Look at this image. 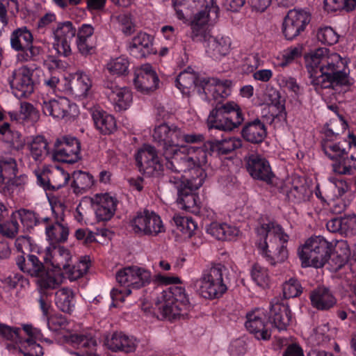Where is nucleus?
Listing matches in <instances>:
<instances>
[{"mask_svg":"<svg viewBox=\"0 0 356 356\" xmlns=\"http://www.w3.org/2000/svg\"><path fill=\"white\" fill-rule=\"evenodd\" d=\"M202 83L204 86L201 94L210 100L209 94L211 93L212 98L217 102L207 118L209 129L232 131L241 126L245 118L241 107L234 102L222 101L230 93L231 81L206 79Z\"/></svg>","mask_w":356,"mask_h":356,"instance_id":"obj_1","label":"nucleus"},{"mask_svg":"<svg viewBox=\"0 0 356 356\" xmlns=\"http://www.w3.org/2000/svg\"><path fill=\"white\" fill-rule=\"evenodd\" d=\"M310 83L315 90L348 84L346 60L326 48H318L305 56Z\"/></svg>","mask_w":356,"mask_h":356,"instance_id":"obj_2","label":"nucleus"},{"mask_svg":"<svg viewBox=\"0 0 356 356\" xmlns=\"http://www.w3.org/2000/svg\"><path fill=\"white\" fill-rule=\"evenodd\" d=\"M257 232L264 238V241L257 243L259 254L272 266L284 262L288 257L286 245L289 236L282 227L269 222L261 225Z\"/></svg>","mask_w":356,"mask_h":356,"instance_id":"obj_3","label":"nucleus"},{"mask_svg":"<svg viewBox=\"0 0 356 356\" xmlns=\"http://www.w3.org/2000/svg\"><path fill=\"white\" fill-rule=\"evenodd\" d=\"M177 16L183 19L194 12L195 15L191 22L193 37H198L202 33L200 26H204L209 21L218 18L219 8L216 0H211L209 5L206 0H172Z\"/></svg>","mask_w":356,"mask_h":356,"instance_id":"obj_4","label":"nucleus"},{"mask_svg":"<svg viewBox=\"0 0 356 356\" xmlns=\"http://www.w3.org/2000/svg\"><path fill=\"white\" fill-rule=\"evenodd\" d=\"M169 152L162 154L166 169L172 172L179 174L191 170V175L195 176L196 170L207 163V154L202 147L179 146Z\"/></svg>","mask_w":356,"mask_h":356,"instance_id":"obj_5","label":"nucleus"},{"mask_svg":"<svg viewBox=\"0 0 356 356\" xmlns=\"http://www.w3.org/2000/svg\"><path fill=\"white\" fill-rule=\"evenodd\" d=\"M229 283V269L222 264L205 269L201 277L193 281L200 294L210 300L220 298L227 291Z\"/></svg>","mask_w":356,"mask_h":356,"instance_id":"obj_6","label":"nucleus"},{"mask_svg":"<svg viewBox=\"0 0 356 356\" xmlns=\"http://www.w3.org/2000/svg\"><path fill=\"white\" fill-rule=\"evenodd\" d=\"M207 175L203 168H197L195 176L186 179L183 176H170L168 182L177 193V203L181 209L190 211L197 206V196L194 191L201 187Z\"/></svg>","mask_w":356,"mask_h":356,"instance_id":"obj_7","label":"nucleus"},{"mask_svg":"<svg viewBox=\"0 0 356 356\" xmlns=\"http://www.w3.org/2000/svg\"><path fill=\"white\" fill-rule=\"evenodd\" d=\"M333 244L321 236L309 238L298 249V256L303 267H323L329 260Z\"/></svg>","mask_w":356,"mask_h":356,"instance_id":"obj_8","label":"nucleus"},{"mask_svg":"<svg viewBox=\"0 0 356 356\" xmlns=\"http://www.w3.org/2000/svg\"><path fill=\"white\" fill-rule=\"evenodd\" d=\"M155 309L165 318H175L189 307V299L181 286L163 290L155 301Z\"/></svg>","mask_w":356,"mask_h":356,"instance_id":"obj_9","label":"nucleus"},{"mask_svg":"<svg viewBox=\"0 0 356 356\" xmlns=\"http://www.w3.org/2000/svg\"><path fill=\"white\" fill-rule=\"evenodd\" d=\"M116 280L120 285L126 287L123 291L119 292L129 296L131 293L130 287L139 289L148 284L151 280V273L143 268L129 266L116 273Z\"/></svg>","mask_w":356,"mask_h":356,"instance_id":"obj_10","label":"nucleus"},{"mask_svg":"<svg viewBox=\"0 0 356 356\" xmlns=\"http://www.w3.org/2000/svg\"><path fill=\"white\" fill-rule=\"evenodd\" d=\"M131 225L133 231L138 234L156 236L165 232L160 216L148 210L138 213L131 220Z\"/></svg>","mask_w":356,"mask_h":356,"instance_id":"obj_11","label":"nucleus"},{"mask_svg":"<svg viewBox=\"0 0 356 356\" xmlns=\"http://www.w3.org/2000/svg\"><path fill=\"white\" fill-rule=\"evenodd\" d=\"M181 129L175 124L163 123L156 127L152 134L153 140L163 152L167 154L172 149L179 147Z\"/></svg>","mask_w":356,"mask_h":356,"instance_id":"obj_12","label":"nucleus"},{"mask_svg":"<svg viewBox=\"0 0 356 356\" xmlns=\"http://www.w3.org/2000/svg\"><path fill=\"white\" fill-rule=\"evenodd\" d=\"M311 21V15L302 9L290 10L284 19L282 33L286 40H292L303 32Z\"/></svg>","mask_w":356,"mask_h":356,"instance_id":"obj_13","label":"nucleus"},{"mask_svg":"<svg viewBox=\"0 0 356 356\" xmlns=\"http://www.w3.org/2000/svg\"><path fill=\"white\" fill-rule=\"evenodd\" d=\"M33 71L27 66L13 70L8 78L14 95L17 98L27 97L34 91Z\"/></svg>","mask_w":356,"mask_h":356,"instance_id":"obj_14","label":"nucleus"},{"mask_svg":"<svg viewBox=\"0 0 356 356\" xmlns=\"http://www.w3.org/2000/svg\"><path fill=\"white\" fill-rule=\"evenodd\" d=\"M136 161L140 171L149 177L159 176L163 170L156 148L149 145H144L138 152Z\"/></svg>","mask_w":356,"mask_h":356,"instance_id":"obj_15","label":"nucleus"},{"mask_svg":"<svg viewBox=\"0 0 356 356\" xmlns=\"http://www.w3.org/2000/svg\"><path fill=\"white\" fill-rule=\"evenodd\" d=\"M81 144L74 137L65 136L54 143L53 157L60 162L74 163L80 159Z\"/></svg>","mask_w":356,"mask_h":356,"instance_id":"obj_16","label":"nucleus"},{"mask_svg":"<svg viewBox=\"0 0 356 356\" xmlns=\"http://www.w3.org/2000/svg\"><path fill=\"white\" fill-rule=\"evenodd\" d=\"M54 46L60 55L67 57L72 54V43L76 35V29L70 21L59 22L53 29Z\"/></svg>","mask_w":356,"mask_h":356,"instance_id":"obj_17","label":"nucleus"},{"mask_svg":"<svg viewBox=\"0 0 356 356\" xmlns=\"http://www.w3.org/2000/svg\"><path fill=\"white\" fill-rule=\"evenodd\" d=\"M246 168L250 175L254 179L268 184H273L276 177L272 172L268 161L263 156L252 154L246 158Z\"/></svg>","mask_w":356,"mask_h":356,"instance_id":"obj_18","label":"nucleus"},{"mask_svg":"<svg viewBox=\"0 0 356 356\" xmlns=\"http://www.w3.org/2000/svg\"><path fill=\"white\" fill-rule=\"evenodd\" d=\"M202 33L198 37L193 38V40H204L207 54L213 59H220L222 56L228 54L231 47V40L227 36L208 35L204 30V26H200Z\"/></svg>","mask_w":356,"mask_h":356,"instance_id":"obj_19","label":"nucleus"},{"mask_svg":"<svg viewBox=\"0 0 356 356\" xmlns=\"http://www.w3.org/2000/svg\"><path fill=\"white\" fill-rule=\"evenodd\" d=\"M246 318L245 327L257 339L267 341L270 339L271 332L266 327L264 309L257 308L248 312Z\"/></svg>","mask_w":356,"mask_h":356,"instance_id":"obj_20","label":"nucleus"},{"mask_svg":"<svg viewBox=\"0 0 356 356\" xmlns=\"http://www.w3.org/2000/svg\"><path fill=\"white\" fill-rule=\"evenodd\" d=\"M104 92L108 99L115 104L120 110H126L132 101L131 91L125 88H120L113 80L106 79L103 83Z\"/></svg>","mask_w":356,"mask_h":356,"instance_id":"obj_21","label":"nucleus"},{"mask_svg":"<svg viewBox=\"0 0 356 356\" xmlns=\"http://www.w3.org/2000/svg\"><path fill=\"white\" fill-rule=\"evenodd\" d=\"M267 135V127L259 118L245 122L241 129L242 138L252 145L262 143Z\"/></svg>","mask_w":356,"mask_h":356,"instance_id":"obj_22","label":"nucleus"},{"mask_svg":"<svg viewBox=\"0 0 356 356\" xmlns=\"http://www.w3.org/2000/svg\"><path fill=\"white\" fill-rule=\"evenodd\" d=\"M159 79L149 64H145L136 73L134 79L135 88L142 93H148L158 88Z\"/></svg>","mask_w":356,"mask_h":356,"instance_id":"obj_23","label":"nucleus"},{"mask_svg":"<svg viewBox=\"0 0 356 356\" xmlns=\"http://www.w3.org/2000/svg\"><path fill=\"white\" fill-rule=\"evenodd\" d=\"M280 192L285 194L289 201L300 203L307 197V188L302 179L293 175L286 179L280 186Z\"/></svg>","mask_w":356,"mask_h":356,"instance_id":"obj_24","label":"nucleus"},{"mask_svg":"<svg viewBox=\"0 0 356 356\" xmlns=\"http://www.w3.org/2000/svg\"><path fill=\"white\" fill-rule=\"evenodd\" d=\"M51 209L55 214L56 222L46 227L47 236L51 243L65 242L69 235V229L67 225L62 223L63 221V207L60 204L59 207H52Z\"/></svg>","mask_w":356,"mask_h":356,"instance_id":"obj_25","label":"nucleus"},{"mask_svg":"<svg viewBox=\"0 0 356 356\" xmlns=\"http://www.w3.org/2000/svg\"><path fill=\"white\" fill-rule=\"evenodd\" d=\"M129 53L137 58H143L155 54L153 38L146 33L140 32L133 38L129 45Z\"/></svg>","mask_w":356,"mask_h":356,"instance_id":"obj_26","label":"nucleus"},{"mask_svg":"<svg viewBox=\"0 0 356 356\" xmlns=\"http://www.w3.org/2000/svg\"><path fill=\"white\" fill-rule=\"evenodd\" d=\"M268 320L278 330H286L291 320V310L289 305L278 301H272Z\"/></svg>","mask_w":356,"mask_h":356,"instance_id":"obj_27","label":"nucleus"},{"mask_svg":"<svg viewBox=\"0 0 356 356\" xmlns=\"http://www.w3.org/2000/svg\"><path fill=\"white\" fill-rule=\"evenodd\" d=\"M105 345L112 351H122L125 353H133L138 346L136 339L122 332H115L111 337L106 336Z\"/></svg>","mask_w":356,"mask_h":356,"instance_id":"obj_28","label":"nucleus"},{"mask_svg":"<svg viewBox=\"0 0 356 356\" xmlns=\"http://www.w3.org/2000/svg\"><path fill=\"white\" fill-rule=\"evenodd\" d=\"M73 107L74 105L71 104L70 100L66 97L44 101L42 104V110L45 115L57 119H63L67 116Z\"/></svg>","mask_w":356,"mask_h":356,"instance_id":"obj_29","label":"nucleus"},{"mask_svg":"<svg viewBox=\"0 0 356 356\" xmlns=\"http://www.w3.org/2000/svg\"><path fill=\"white\" fill-rule=\"evenodd\" d=\"M204 80L205 78H200L191 67H188L177 76L175 85L183 94L188 93L192 88H197V92L201 94L204 86L202 81Z\"/></svg>","mask_w":356,"mask_h":356,"instance_id":"obj_30","label":"nucleus"},{"mask_svg":"<svg viewBox=\"0 0 356 356\" xmlns=\"http://www.w3.org/2000/svg\"><path fill=\"white\" fill-rule=\"evenodd\" d=\"M15 261L19 270L31 277H36L42 275L45 270L43 263L33 254H27L26 257L24 254L19 255Z\"/></svg>","mask_w":356,"mask_h":356,"instance_id":"obj_31","label":"nucleus"},{"mask_svg":"<svg viewBox=\"0 0 356 356\" xmlns=\"http://www.w3.org/2000/svg\"><path fill=\"white\" fill-rule=\"evenodd\" d=\"M92 118L95 127L103 134H111L116 129L114 117L100 108L91 110Z\"/></svg>","mask_w":356,"mask_h":356,"instance_id":"obj_32","label":"nucleus"},{"mask_svg":"<svg viewBox=\"0 0 356 356\" xmlns=\"http://www.w3.org/2000/svg\"><path fill=\"white\" fill-rule=\"evenodd\" d=\"M70 90L75 98L81 99L87 97L92 81L86 74L78 72L70 81Z\"/></svg>","mask_w":356,"mask_h":356,"instance_id":"obj_33","label":"nucleus"},{"mask_svg":"<svg viewBox=\"0 0 356 356\" xmlns=\"http://www.w3.org/2000/svg\"><path fill=\"white\" fill-rule=\"evenodd\" d=\"M242 140L238 137H229L222 140H213L207 142L209 150L219 154H227L242 147Z\"/></svg>","mask_w":356,"mask_h":356,"instance_id":"obj_34","label":"nucleus"},{"mask_svg":"<svg viewBox=\"0 0 356 356\" xmlns=\"http://www.w3.org/2000/svg\"><path fill=\"white\" fill-rule=\"evenodd\" d=\"M312 305L321 310H326L333 307L336 300L328 289L318 287L310 295Z\"/></svg>","mask_w":356,"mask_h":356,"instance_id":"obj_35","label":"nucleus"},{"mask_svg":"<svg viewBox=\"0 0 356 356\" xmlns=\"http://www.w3.org/2000/svg\"><path fill=\"white\" fill-rule=\"evenodd\" d=\"M0 165L3 174V184L6 180H13V184L20 185L26 181L27 177L24 175H20L16 179L18 169L15 159L13 158L0 159Z\"/></svg>","mask_w":356,"mask_h":356,"instance_id":"obj_36","label":"nucleus"},{"mask_svg":"<svg viewBox=\"0 0 356 356\" xmlns=\"http://www.w3.org/2000/svg\"><path fill=\"white\" fill-rule=\"evenodd\" d=\"M117 201L108 195L100 197L96 204L95 215L99 221H107L114 215L116 210Z\"/></svg>","mask_w":356,"mask_h":356,"instance_id":"obj_37","label":"nucleus"},{"mask_svg":"<svg viewBox=\"0 0 356 356\" xmlns=\"http://www.w3.org/2000/svg\"><path fill=\"white\" fill-rule=\"evenodd\" d=\"M207 232L216 239L222 241L231 240L239 232L238 229L234 227L218 222H211L207 227Z\"/></svg>","mask_w":356,"mask_h":356,"instance_id":"obj_38","label":"nucleus"},{"mask_svg":"<svg viewBox=\"0 0 356 356\" xmlns=\"http://www.w3.org/2000/svg\"><path fill=\"white\" fill-rule=\"evenodd\" d=\"M55 302L62 312L71 314L75 307L74 294L68 288H63L56 292Z\"/></svg>","mask_w":356,"mask_h":356,"instance_id":"obj_39","label":"nucleus"},{"mask_svg":"<svg viewBox=\"0 0 356 356\" xmlns=\"http://www.w3.org/2000/svg\"><path fill=\"white\" fill-rule=\"evenodd\" d=\"M13 218L19 220L24 229L30 232L40 224V217L34 211L27 209H19L13 212Z\"/></svg>","mask_w":356,"mask_h":356,"instance_id":"obj_40","label":"nucleus"},{"mask_svg":"<svg viewBox=\"0 0 356 356\" xmlns=\"http://www.w3.org/2000/svg\"><path fill=\"white\" fill-rule=\"evenodd\" d=\"M267 96L270 101L269 110L272 113L273 120L275 118L279 120L286 118L284 100L282 99L279 91L275 89H270L268 91Z\"/></svg>","mask_w":356,"mask_h":356,"instance_id":"obj_41","label":"nucleus"},{"mask_svg":"<svg viewBox=\"0 0 356 356\" xmlns=\"http://www.w3.org/2000/svg\"><path fill=\"white\" fill-rule=\"evenodd\" d=\"M33 42V35L26 27L15 30L10 35V46L15 51L22 52Z\"/></svg>","mask_w":356,"mask_h":356,"instance_id":"obj_42","label":"nucleus"},{"mask_svg":"<svg viewBox=\"0 0 356 356\" xmlns=\"http://www.w3.org/2000/svg\"><path fill=\"white\" fill-rule=\"evenodd\" d=\"M38 289L41 294L47 295L48 291L59 287L61 280L46 269L42 275L36 277Z\"/></svg>","mask_w":356,"mask_h":356,"instance_id":"obj_43","label":"nucleus"},{"mask_svg":"<svg viewBox=\"0 0 356 356\" xmlns=\"http://www.w3.org/2000/svg\"><path fill=\"white\" fill-rule=\"evenodd\" d=\"M29 147L31 156L35 161H42L49 154L48 143L43 136L33 138Z\"/></svg>","mask_w":356,"mask_h":356,"instance_id":"obj_44","label":"nucleus"},{"mask_svg":"<svg viewBox=\"0 0 356 356\" xmlns=\"http://www.w3.org/2000/svg\"><path fill=\"white\" fill-rule=\"evenodd\" d=\"M72 178V186L75 193H83L93 185V177L88 172L75 171Z\"/></svg>","mask_w":356,"mask_h":356,"instance_id":"obj_45","label":"nucleus"},{"mask_svg":"<svg viewBox=\"0 0 356 356\" xmlns=\"http://www.w3.org/2000/svg\"><path fill=\"white\" fill-rule=\"evenodd\" d=\"M327 128L325 131V138L334 140L341 133H343L348 127V124L342 115L337 114L335 118H332L326 124Z\"/></svg>","mask_w":356,"mask_h":356,"instance_id":"obj_46","label":"nucleus"},{"mask_svg":"<svg viewBox=\"0 0 356 356\" xmlns=\"http://www.w3.org/2000/svg\"><path fill=\"white\" fill-rule=\"evenodd\" d=\"M332 140L325 138L322 143V149L327 157L339 162L347 155L348 152L346 148L341 144V142L333 143Z\"/></svg>","mask_w":356,"mask_h":356,"instance_id":"obj_47","label":"nucleus"},{"mask_svg":"<svg viewBox=\"0 0 356 356\" xmlns=\"http://www.w3.org/2000/svg\"><path fill=\"white\" fill-rule=\"evenodd\" d=\"M72 257L70 251L63 247L55 248L52 256V266L60 270L69 268Z\"/></svg>","mask_w":356,"mask_h":356,"instance_id":"obj_48","label":"nucleus"},{"mask_svg":"<svg viewBox=\"0 0 356 356\" xmlns=\"http://www.w3.org/2000/svg\"><path fill=\"white\" fill-rule=\"evenodd\" d=\"M43 53L44 50L40 46L34 45L31 42L22 52L18 53L17 57L19 62L38 61Z\"/></svg>","mask_w":356,"mask_h":356,"instance_id":"obj_49","label":"nucleus"},{"mask_svg":"<svg viewBox=\"0 0 356 356\" xmlns=\"http://www.w3.org/2000/svg\"><path fill=\"white\" fill-rule=\"evenodd\" d=\"M38 339H32V338H26L23 340L21 339L19 350L22 353H23L25 356H42L43 353V348L37 343Z\"/></svg>","mask_w":356,"mask_h":356,"instance_id":"obj_50","label":"nucleus"},{"mask_svg":"<svg viewBox=\"0 0 356 356\" xmlns=\"http://www.w3.org/2000/svg\"><path fill=\"white\" fill-rule=\"evenodd\" d=\"M50 184L52 190H57L64 186L69 181V173L60 167L49 170Z\"/></svg>","mask_w":356,"mask_h":356,"instance_id":"obj_51","label":"nucleus"},{"mask_svg":"<svg viewBox=\"0 0 356 356\" xmlns=\"http://www.w3.org/2000/svg\"><path fill=\"white\" fill-rule=\"evenodd\" d=\"M90 266V259L85 257L83 259L74 266L69 265V268L65 269V272L67 274L68 278L73 281L83 276L88 270Z\"/></svg>","mask_w":356,"mask_h":356,"instance_id":"obj_52","label":"nucleus"},{"mask_svg":"<svg viewBox=\"0 0 356 356\" xmlns=\"http://www.w3.org/2000/svg\"><path fill=\"white\" fill-rule=\"evenodd\" d=\"M173 221L177 229L188 237L192 236L193 232L197 228V224L191 217L175 215L173 217Z\"/></svg>","mask_w":356,"mask_h":356,"instance_id":"obj_53","label":"nucleus"},{"mask_svg":"<svg viewBox=\"0 0 356 356\" xmlns=\"http://www.w3.org/2000/svg\"><path fill=\"white\" fill-rule=\"evenodd\" d=\"M129 63L124 57H118L111 60L106 64L107 70L113 75H124L128 72Z\"/></svg>","mask_w":356,"mask_h":356,"instance_id":"obj_54","label":"nucleus"},{"mask_svg":"<svg viewBox=\"0 0 356 356\" xmlns=\"http://www.w3.org/2000/svg\"><path fill=\"white\" fill-rule=\"evenodd\" d=\"M325 7L331 11L350 12L356 8V0H324Z\"/></svg>","mask_w":356,"mask_h":356,"instance_id":"obj_55","label":"nucleus"},{"mask_svg":"<svg viewBox=\"0 0 356 356\" xmlns=\"http://www.w3.org/2000/svg\"><path fill=\"white\" fill-rule=\"evenodd\" d=\"M317 38L321 43L333 45L339 41V34L330 26H325L318 29Z\"/></svg>","mask_w":356,"mask_h":356,"instance_id":"obj_56","label":"nucleus"},{"mask_svg":"<svg viewBox=\"0 0 356 356\" xmlns=\"http://www.w3.org/2000/svg\"><path fill=\"white\" fill-rule=\"evenodd\" d=\"M251 277L252 280L259 286L266 287L268 285L269 275L268 270L256 264H254L251 270Z\"/></svg>","mask_w":356,"mask_h":356,"instance_id":"obj_57","label":"nucleus"},{"mask_svg":"<svg viewBox=\"0 0 356 356\" xmlns=\"http://www.w3.org/2000/svg\"><path fill=\"white\" fill-rule=\"evenodd\" d=\"M19 114L24 120L36 122L40 119V112L34 106L26 102L20 104Z\"/></svg>","mask_w":356,"mask_h":356,"instance_id":"obj_58","label":"nucleus"},{"mask_svg":"<svg viewBox=\"0 0 356 356\" xmlns=\"http://www.w3.org/2000/svg\"><path fill=\"white\" fill-rule=\"evenodd\" d=\"M19 225L16 218H13V213L10 215V220L3 223H0V234L6 238H14L18 233Z\"/></svg>","mask_w":356,"mask_h":356,"instance_id":"obj_59","label":"nucleus"},{"mask_svg":"<svg viewBox=\"0 0 356 356\" xmlns=\"http://www.w3.org/2000/svg\"><path fill=\"white\" fill-rule=\"evenodd\" d=\"M302 287L297 279L291 278L283 284V295L285 298H291L300 296Z\"/></svg>","mask_w":356,"mask_h":356,"instance_id":"obj_60","label":"nucleus"},{"mask_svg":"<svg viewBox=\"0 0 356 356\" xmlns=\"http://www.w3.org/2000/svg\"><path fill=\"white\" fill-rule=\"evenodd\" d=\"M0 337L3 339L19 343L22 339L21 330L0 323Z\"/></svg>","mask_w":356,"mask_h":356,"instance_id":"obj_61","label":"nucleus"},{"mask_svg":"<svg viewBox=\"0 0 356 356\" xmlns=\"http://www.w3.org/2000/svg\"><path fill=\"white\" fill-rule=\"evenodd\" d=\"M341 234L352 236L356 234V215L347 216L341 218Z\"/></svg>","mask_w":356,"mask_h":356,"instance_id":"obj_62","label":"nucleus"},{"mask_svg":"<svg viewBox=\"0 0 356 356\" xmlns=\"http://www.w3.org/2000/svg\"><path fill=\"white\" fill-rule=\"evenodd\" d=\"M331 334L327 323L318 326L314 330V338L318 345H324L331 339Z\"/></svg>","mask_w":356,"mask_h":356,"instance_id":"obj_63","label":"nucleus"},{"mask_svg":"<svg viewBox=\"0 0 356 356\" xmlns=\"http://www.w3.org/2000/svg\"><path fill=\"white\" fill-rule=\"evenodd\" d=\"M71 341L79 348H90L97 346V341L90 335L73 334Z\"/></svg>","mask_w":356,"mask_h":356,"instance_id":"obj_64","label":"nucleus"}]
</instances>
